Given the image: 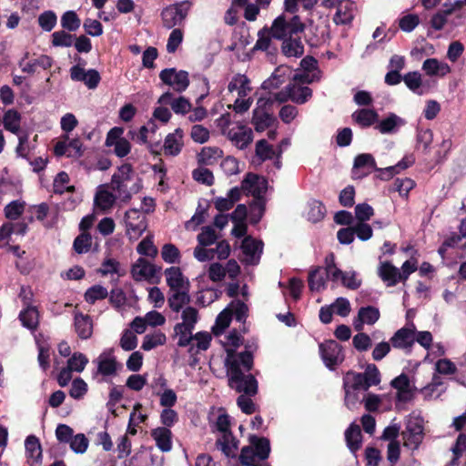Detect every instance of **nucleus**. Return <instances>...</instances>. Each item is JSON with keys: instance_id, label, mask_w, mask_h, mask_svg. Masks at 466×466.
<instances>
[{"instance_id": "cd10ccee", "label": "nucleus", "mask_w": 466, "mask_h": 466, "mask_svg": "<svg viewBox=\"0 0 466 466\" xmlns=\"http://www.w3.org/2000/svg\"><path fill=\"white\" fill-rule=\"evenodd\" d=\"M345 441L349 450L355 454L361 447L362 434L359 425L351 423L345 431Z\"/></svg>"}, {"instance_id": "de8ad7c7", "label": "nucleus", "mask_w": 466, "mask_h": 466, "mask_svg": "<svg viewBox=\"0 0 466 466\" xmlns=\"http://www.w3.org/2000/svg\"><path fill=\"white\" fill-rule=\"evenodd\" d=\"M52 46L56 47H70L74 45L75 35L66 30L56 31L52 34Z\"/></svg>"}, {"instance_id": "f704fd0d", "label": "nucleus", "mask_w": 466, "mask_h": 466, "mask_svg": "<svg viewBox=\"0 0 466 466\" xmlns=\"http://www.w3.org/2000/svg\"><path fill=\"white\" fill-rule=\"evenodd\" d=\"M276 121L273 115L263 112L260 109H255L253 111L252 125L257 132H263L267 128L272 126Z\"/></svg>"}, {"instance_id": "7c9ffc66", "label": "nucleus", "mask_w": 466, "mask_h": 466, "mask_svg": "<svg viewBox=\"0 0 466 466\" xmlns=\"http://www.w3.org/2000/svg\"><path fill=\"white\" fill-rule=\"evenodd\" d=\"M404 438L407 445L417 448L423 439V426L419 421L409 422Z\"/></svg>"}, {"instance_id": "f03ea898", "label": "nucleus", "mask_w": 466, "mask_h": 466, "mask_svg": "<svg viewBox=\"0 0 466 466\" xmlns=\"http://www.w3.org/2000/svg\"><path fill=\"white\" fill-rule=\"evenodd\" d=\"M142 180L134 172L130 164H123L113 174L111 178V188L116 193L120 202L127 203L132 196L142 189Z\"/></svg>"}, {"instance_id": "f3484780", "label": "nucleus", "mask_w": 466, "mask_h": 466, "mask_svg": "<svg viewBox=\"0 0 466 466\" xmlns=\"http://www.w3.org/2000/svg\"><path fill=\"white\" fill-rule=\"evenodd\" d=\"M378 275L388 287L396 286L400 281H403L400 270L390 261L380 262L378 268Z\"/></svg>"}, {"instance_id": "0e129e2a", "label": "nucleus", "mask_w": 466, "mask_h": 466, "mask_svg": "<svg viewBox=\"0 0 466 466\" xmlns=\"http://www.w3.org/2000/svg\"><path fill=\"white\" fill-rule=\"evenodd\" d=\"M183 31L180 28H173L167 43V53L173 54L177 51L183 41Z\"/></svg>"}, {"instance_id": "1a4fd4ad", "label": "nucleus", "mask_w": 466, "mask_h": 466, "mask_svg": "<svg viewBox=\"0 0 466 466\" xmlns=\"http://www.w3.org/2000/svg\"><path fill=\"white\" fill-rule=\"evenodd\" d=\"M159 78L165 85L172 86L178 93H182L189 86L188 73L185 70L165 68L159 73Z\"/></svg>"}, {"instance_id": "72a5a7b5", "label": "nucleus", "mask_w": 466, "mask_h": 466, "mask_svg": "<svg viewBox=\"0 0 466 466\" xmlns=\"http://www.w3.org/2000/svg\"><path fill=\"white\" fill-rule=\"evenodd\" d=\"M287 90L289 92L290 100L299 105L306 103L312 96V90L308 86L289 84Z\"/></svg>"}, {"instance_id": "a878e982", "label": "nucleus", "mask_w": 466, "mask_h": 466, "mask_svg": "<svg viewBox=\"0 0 466 466\" xmlns=\"http://www.w3.org/2000/svg\"><path fill=\"white\" fill-rule=\"evenodd\" d=\"M76 332L82 339H87L93 333V323L90 316L76 313L74 319Z\"/></svg>"}, {"instance_id": "49530a36", "label": "nucleus", "mask_w": 466, "mask_h": 466, "mask_svg": "<svg viewBox=\"0 0 466 466\" xmlns=\"http://www.w3.org/2000/svg\"><path fill=\"white\" fill-rule=\"evenodd\" d=\"M309 210L307 213L308 219L316 223L322 220L326 214V208L324 204L317 199H312L309 202Z\"/></svg>"}, {"instance_id": "8fccbe9b", "label": "nucleus", "mask_w": 466, "mask_h": 466, "mask_svg": "<svg viewBox=\"0 0 466 466\" xmlns=\"http://www.w3.org/2000/svg\"><path fill=\"white\" fill-rule=\"evenodd\" d=\"M256 155L262 161L272 159L274 157H278L277 149L273 148L267 140L260 139L256 143Z\"/></svg>"}, {"instance_id": "774afa93", "label": "nucleus", "mask_w": 466, "mask_h": 466, "mask_svg": "<svg viewBox=\"0 0 466 466\" xmlns=\"http://www.w3.org/2000/svg\"><path fill=\"white\" fill-rule=\"evenodd\" d=\"M433 140V133L431 129H420L417 132V147H422L423 151L428 152Z\"/></svg>"}, {"instance_id": "c756f323", "label": "nucleus", "mask_w": 466, "mask_h": 466, "mask_svg": "<svg viewBox=\"0 0 466 466\" xmlns=\"http://www.w3.org/2000/svg\"><path fill=\"white\" fill-rule=\"evenodd\" d=\"M422 70L430 76H444L451 72L447 63L440 62L436 58H428L422 64Z\"/></svg>"}, {"instance_id": "bf43d9fd", "label": "nucleus", "mask_w": 466, "mask_h": 466, "mask_svg": "<svg viewBox=\"0 0 466 466\" xmlns=\"http://www.w3.org/2000/svg\"><path fill=\"white\" fill-rule=\"evenodd\" d=\"M88 363V359L80 352L74 353L67 360V368L72 371L81 372Z\"/></svg>"}, {"instance_id": "338daca9", "label": "nucleus", "mask_w": 466, "mask_h": 466, "mask_svg": "<svg viewBox=\"0 0 466 466\" xmlns=\"http://www.w3.org/2000/svg\"><path fill=\"white\" fill-rule=\"evenodd\" d=\"M192 177L198 183L212 186L214 184L213 173L205 167H198L193 170Z\"/></svg>"}, {"instance_id": "e433bc0d", "label": "nucleus", "mask_w": 466, "mask_h": 466, "mask_svg": "<svg viewBox=\"0 0 466 466\" xmlns=\"http://www.w3.org/2000/svg\"><path fill=\"white\" fill-rule=\"evenodd\" d=\"M25 452L28 460H32L31 464L39 462L42 459V449L38 438L30 435L25 441Z\"/></svg>"}, {"instance_id": "7ed1b4c3", "label": "nucleus", "mask_w": 466, "mask_h": 466, "mask_svg": "<svg viewBox=\"0 0 466 466\" xmlns=\"http://www.w3.org/2000/svg\"><path fill=\"white\" fill-rule=\"evenodd\" d=\"M250 445L245 446L241 450L239 461L243 465H250L256 460L265 461L270 453V443L267 438L250 435Z\"/></svg>"}, {"instance_id": "603ef678", "label": "nucleus", "mask_w": 466, "mask_h": 466, "mask_svg": "<svg viewBox=\"0 0 466 466\" xmlns=\"http://www.w3.org/2000/svg\"><path fill=\"white\" fill-rule=\"evenodd\" d=\"M61 25L68 32L76 31L81 25V20L75 11H66L61 16Z\"/></svg>"}, {"instance_id": "473e14b6", "label": "nucleus", "mask_w": 466, "mask_h": 466, "mask_svg": "<svg viewBox=\"0 0 466 466\" xmlns=\"http://www.w3.org/2000/svg\"><path fill=\"white\" fill-rule=\"evenodd\" d=\"M281 48L283 54L289 57H300L304 54V46L299 36L284 39Z\"/></svg>"}, {"instance_id": "a19ab883", "label": "nucleus", "mask_w": 466, "mask_h": 466, "mask_svg": "<svg viewBox=\"0 0 466 466\" xmlns=\"http://www.w3.org/2000/svg\"><path fill=\"white\" fill-rule=\"evenodd\" d=\"M415 162V158L412 156L404 157L400 161H399L395 166H390L388 167H385L383 169H379L380 175V177L382 179H390L395 174L400 172V170H403L413 165Z\"/></svg>"}, {"instance_id": "ddd939ff", "label": "nucleus", "mask_w": 466, "mask_h": 466, "mask_svg": "<svg viewBox=\"0 0 466 466\" xmlns=\"http://www.w3.org/2000/svg\"><path fill=\"white\" fill-rule=\"evenodd\" d=\"M380 168L376 167V162L372 155L363 153L358 155L354 159L352 168L353 178H362L370 173V170L379 171Z\"/></svg>"}, {"instance_id": "9b49d317", "label": "nucleus", "mask_w": 466, "mask_h": 466, "mask_svg": "<svg viewBox=\"0 0 466 466\" xmlns=\"http://www.w3.org/2000/svg\"><path fill=\"white\" fill-rule=\"evenodd\" d=\"M161 268L150 263L144 258H139L132 265L131 275L135 281L151 280Z\"/></svg>"}, {"instance_id": "6ab92c4d", "label": "nucleus", "mask_w": 466, "mask_h": 466, "mask_svg": "<svg viewBox=\"0 0 466 466\" xmlns=\"http://www.w3.org/2000/svg\"><path fill=\"white\" fill-rule=\"evenodd\" d=\"M228 137L239 149L246 148L253 140V132L250 127L239 126L228 133Z\"/></svg>"}, {"instance_id": "680f3d73", "label": "nucleus", "mask_w": 466, "mask_h": 466, "mask_svg": "<svg viewBox=\"0 0 466 466\" xmlns=\"http://www.w3.org/2000/svg\"><path fill=\"white\" fill-rule=\"evenodd\" d=\"M92 238L89 233H81L73 243L74 249L76 253L82 254L89 251L91 248Z\"/></svg>"}, {"instance_id": "13d9d810", "label": "nucleus", "mask_w": 466, "mask_h": 466, "mask_svg": "<svg viewBox=\"0 0 466 466\" xmlns=\"http://www.w3.org/2000/svg\"><path fill=\"white\" fill-rule=\"evenodd\" d=\"M309 288L311 291H320L325 289V279L319 273V268L311 270L308 278Z\"/></svg>"}, {"instance_id": "6e6552de", "label": "nucleus", "mask_w": 466, "mask_h": 466, "mask_svg": "<svg viewBox=\"0 0 466 466\" xmlns=\"http://www.w3.org/2000/svg\"><path fill=\"white\" fill-rule=\"evenodd\" d=\"M241 188L255 198V204L262 207V197L267 191L268 181L265 177L253 173H248L241 182Z\"/></svg>"}, {"instance_id": "5fc2aeb1", "label": "nucleus", "mask_w": 466, "mask_h": 466, "mask_svg": "<svg viewBox=\"0 0 466 466\" xmlns=\"http://www.w3.org/2000/svg\"><path fill=\"white\" fill-rule=\"evenodd\" d=\"M70 449L76 454H83L86 451L89 441L84 433H77L68 442Z\"/></svg>"}, {"instance_id": "79ce46f5", "label": "nucleus", "mask_w": 466, "mask_h": 466, "mask_svg": "<svg viewBox=\"0 0 466 466\" xmlns=\"http://www.w3.org/2000/svg\"><path fill=\"white\" fill-rule=\"evenodd\" d=\"M21 115L15 109H8L3 116L4 127L17 135L20 130Z\"/></svg>"}, {"instance_id": "bb28decb", "label": "nucleus", "mask_w": 466, "mask_h": 466, "mask_svg": "<svg viewBox=\"0 0 466 466\" xmlns=\"http://www.w3.org/2000/svg\"><path fill=\"white\" fill-rule=\"evenodd\" d=\"M190 300L189 290H175L168 296L167 304L173 312L178 313L189 304Z\"/></svg>"}, {"instance_id": "c03bdc74", "label": "nucleus", "mask_w": 466, "mask_h": 466, "mask_svg": "<svg viewBox=\"0 0 466 466\" xmlns=\"http://www.w3.org/2000/svg\"><path fill=\"white\" fill-rule=\"evenodd\" d=\"M402 81L405 83L406 86L413 93L419 96L423 95V90L421 89L422 79L420 72H408L403 76Z\"/></svg>"}, {"instance_id": "c9c22d12", "label": "nucleus", "mask_w": 466, "mask_h": 466, "mask_svg": "<svg viewBox=\"0 0 466 466\" xmlns=\"http://www.w3.org/2000/svg\"><path fill=\"white\" fill-rule=\"evenodd\" d=\"M194 328H189L184 324L177 323L174 327V339H177V345L184 348L191 345L193 342Z\"/></svg>"}, {"instance_id": "aec40b11", "label": "nucleus", "mask_w": 466, "mask_h": 466, "mask_svg": "<svg viewBox=\"0 0 466 466\" xmlns=\"http://www.w3.org/2000/svg\"><path fill=\"white\" fill-rule=\"evenodd\" d=\"M356 5L350 0H342L337 6V12L333 17V21L337 25L350 24L355 15Z\"/></svg>"}, {"instance_id": "b1692460", "label": "nucleus", "mask_w": 466, "mask_h": 466, "mask_svg": "<svg viewBox=\"0 0 466 466\" xmlns=\"http://www.w3.org/2000/svg\"><path fill=\"white\" fill-rule=\"evenodd\" d=\"M97 372L103 376H112L116 372L117 362L111 351L101 353L97 360Z\"/></svg>"}, {"instance_id": "37998d69", "label": "nucleus", "mask_w": 466, "mask_h": 466, "mask_svg": "<svg viewBox=\"0 0 466 466\" xmlns=\"http://www.w3.org/2000/svg\"><path fill=\"white\" fill-rule=\"evenodd\" d=\"M137 252L145 257L155 258L158 254V249L154 244L153 234H148L137 246Z\"/></svg>"}, {"instance_id": "864d4df0", "label": "nucleus", "mask_w": 466, "mask_h": 466, "mask_svg": "<svg viewBox=\"0 0 466 466\" xmlns=\"http://www.w3.org/2000/svg\"><path fill=\"white\" fill-rule=\"evenodd\" d=\"M198 242L202 247H208L218 240V237L211 226H206L201 228L198 235Z\"/></svg>"}, {"instance_id": "393cba45", "label": "nucleus", "mask_w": 466, "mask_h": 466, "mask_svg": "<svg viewBox=\"0 0 466 466\" xmlns=\"http://www.w3.org/2000/svg\"><path fill=\"white\" fill-rule=\"evenodd\" d=\"M151 437L156 441L157 447L162 452H168L172 449V432L166 427H157L151 431Z\"/></svg>"}, {"instance_id": "20e7f679", "label": "nucleus", "mask_w": 466, "mask_h": 466, "mask_svg": "<svg viewBox=\"0 0 466 466\" xmlns=\"http://www.w3.org/2000/svg\"><path fill=\"white\" fill-rule=\"evenodd\" d=\"M304 29L305 25L299 15H293L291 18L286 19L282 15L273 21L270 30L272 37L284 40L289 37H294L293 35L303 32Z\"/></svg>"}, {"instance_id": "c85d7f7f", "label": "nucleus", "mask_w": 466, "mask_h": 466, "mask_svg": "<svg viewBox=\"0 0 466 466\" xmlns=\"http://www.w3.org/2000/svg\"><path fill=\"white\" fill-rule=\"evenodd\" d=\"M238 441L233 436L232 432L222 435L216 441V446L228 458H234L238 450Z\"/></svg>"}, {"instance_id": "58836bf2", "label": "nucleus", "mask_w": 466, "mask_h": 466, "mask_svg": "<svg viewBox=\"0 0 466 466\" xmlns=\"http://www.w3.org/2000/svg\"><path fill=\"white\" fill-rule=\"evenodd\" d=\"M343 388L353 390H368L365 383V377L362 373L348 371L343 378Z\"/></svg>"}, {"instance_id": "2eb2a0df", "label": "nucleus", "mask_w": 466, "mask_h": 466, "mask_svg": "<svg viewBox=\"0 0 466 466\" xmlns=\"http://www.w3.org/2000/svg\"><path fill=\"white\" fill-rule=\"evenodd\" d=\"M165 276L167 279V284L171 291L184 289L189 290V281L187 278H185L180 268L170 267L166 268Z\"/></svg>"}, {"instance_id": "e2e57ef3", "label": "nucleus", "mask_w": 466, "mask_h": 466, "mask_svg": "<svg viewBox=\"0 0 466 466\" xmlns=\"http://www.w3.org/2000/svg\"><path fill=\"white\" fill-rule=\"evenodd\" d=\"M161 257L165 262L174 264L179 260L180 252L175 245L167 243L162 247Z\"/></svg>"}, {"instance_id": "4d7b16f0", "label": "nucleus", "mask_w": 466, "mask_h": 466, "mask_svg": "<svg viewBox=\"0 0 466 466\" xmlns=\"http://www.w3.org/2000/svg\"><path fill=\"white\" fill-rule=\"evenodd\" d=\"M166 342V335L162 332H158L153 335H146L144 337L141 348L144 350H151L152 349L163 345Z\"/></svg>"}, {"instance_id": "09e8293b", "label": "nucleus", "mask_w": 466, "mask_h": 466, "mask_svg": "<svg viewBox=\"0 0 466 466\" xmlns=\"http://www.w3.org/2000/svg\"><path fill=\"white\" fill-rule=\"evenodd\" d=\"M85 300L89 304H95L96 301L108 297L107 289L101 285H94L85 292Z\"/></svg>"}, {"instance_id": "6e6d98bb", "label": "nucleus", "mask_w": 466, "mask_h": 466, "mask_svg": "<svg viewBox=\"0 0 466 466\" xmlns=\"http://www.w3.org/2000/svg\"><path fill=\"white\" fill-rule=\"evenodd\" d=\"M362 375L365 377L366 388L368 389L380 383V373L375 364H368Z\"/></svg>"}, {"instance_id": "412c9836", "label": "nucleus", "mask_w": 466, "mask_h": 466, "mask_svg": "<svg viewBox=\"0 0 466 466\" xmlns=\"http://www.w3.org/2000/svg\"><path fill=\"white\" fill-rule=\"evenodd\" d=\"M28 56V53H25L24 57L19 61L18 65L21 67L22 71L27 74H34L36 70V67L39 66L43 69H48L53 65L52 57L42 55L38 58L34 59L29 62H25V59Z\"/></svg>"}, {"instance_id": "ea45409f", "label": "nucleus", "mask_w": 466, "mask_h": 466, "mask_svg": "<svg viewBox=\"0 0 466 466\" xmlns=\"http://www.w3.org/2000/svg\"><path fill=\"white\" fill-rule=\"evenodd\" d=\"M404 120L394 113H390L386 118L382 119L376 128L381 134H390L397 131L398 127L402 126Z\"/></svg>"}, {"instance_id": "39448f33", "label": "nucleus", "mask_w": 466, "mask_h": 466, "mask_svg": "<svg viewBox=\"0 0 466 466\" xmlns=\"http://www.w3.org/2000/svg\"><path fill=\"white\" fill-rule=\"evenodd\" d=\"M191 7V2L181 1L165 7L161 12L163 25L167 29L181 25Z\"/></svg>"}, {"instance_id": "3c124183", "label": "nucleus", "mask_w": 466, "mask_h": 466, "mask_svg": "<svg viewBox=\"0 0 466 466\" xmlns=\"http://www.w3.org/2000/svg\"><path fill=\"white\" fill-rule=\"evenodd\" d=\"M211 339V335L208 332L196 333L193 336V342L189 345V352L193 353L195 347L197 348L196 353L199 350H207L210 345Z\"/></svg>"}, {"instance_id": "052dcab7", "label": "nucleus", "mask_w": 466, "mask_h": 466, "mask_svg": "<svg viewBox=\"0 0 466 466\" xmlns=\"http://www.w3.org/2000/svg\"><path fill=\"white\" fill-rule=\"evenodd\" d=\"M222 151L217 147H204L198 154V162L204 165H211L221 157Z\"/></svg>"}, {"instance_id": "5701e85b", "label": "nucleus", "mask_w": 466, "mask_h": 466, "mask_svg": "<svg viewBox=\"0 0 466 466\" xmlns=\"http://www.w3.org/2000/svg\"><path fill=\"white\" fill-rule=\"evenodd\" d=\"M414 332L408 328L397 330L390 339V343L396 349L410 350L414 344Z\"/></svg>"}, {"instance_id": "dca6fc26", "label": "nucleus", "mask_w": 466, "mask_h": 466, "mask_svg": "<svg viewBox=\"0 0 466 466\" xmlns=\"http://www.w3.org/2000/svg\"><path fill=\"white\" fill-rule=\"evenodd\" d=\"M183 145V131L178 127L165 137L163 144L164 154L169 157H176L180 154Z\"/></svg>"}, {"instance_id": "a18cd8bd", "label": "nucleus", "mask_w": 466, "mask_h": 466, "mask_svg": "<svg viewBox=\"0 0 466 466\" xmlns=\"http://www.w3.org/2000/svg\"><path fill=\"white\" fill-rule=\"evenodd\" d=\"M116 198V194L114 195L112 192L101 188L96 194L95 204L101 209L106 210L113 207Z\"/></svg>"}, {"instance_id": "9d476101", "label": "nucleus", "mask_w": 466, "mask_h": 466, "mask_svg": "<svg viewBox=\"0 0 466 466\" xmlns=\"http://www.w3.org/2000/svg\"><path fill=\"white\" fill-rule=\"evenodd\" d=\"M241 248L244 255L243 262L246 265L258 264L263 250L262 241L246 237L242 241Z\"/></svg>"}, {"instance_id": "4c0bfd02", "label": "nucleus", "mask_w": 466, "mask_h": 466, "mask_svg": "<svg viewBox=\"0 0 466 466\" xmlns=\"http://www.w3.org/2000/svg\"><path fill=\"white\" fill-rule=\"evenodd\" d=\"M19 319L22 325L30 329L35 330L39 324V313L35 307L24 309L19 313Z\"/></svg>"}, {"instance_id": "f257e3e1", "label": "nucleus", "mask_w": 466, "mask_h": 466, "mask_svg": "<svg viewBox=\"0 0 466 466\" xmlns=\"http://www.w3.org/2000/svg\"><path fill=\"white\" fill-rule=\"evenodd\" d=\"M228 386L237 392L247 396H254L258 392V381L249 373L253 367V355L250 351L240 352L236 358H228Z\"/></svg>"}, {"instance_id": "69168bd1", "label": "nucleus", "mask_w": 466, "mask_h": 466, "mask_svg": "<svg viewBox=\"0 0 466 466\" xmlns=\"http://www.w3.org/2000/svg\"><path fill=\"white\" fill-rule=\"evenodd\" d=\"M56 15L53 11H45L38 16V24L46 32H50L56 26Z\"/></svg>"}, {"instance_id": "f8f14e48", "label": "nucleus", "mask_w": 466, "mask_h": 466, "mask_svg": "<svg viewBox=\"0 0 466 466\" xmlns=\"http://www.w3.org/2000/svg\"><path fill=\"white\" fill-rule=\"evenodd\" d=\"M70 77L73 81L83 82L89 89L96 88L101 80L97 70L88 69L86 71L79 65L73 66L70 68Z\"/></svg>"}, {"instance_id": "2f4dec72", "label": "nucleus", "mask_w": 466, "mask_h": 466, "mask_svg": "<svg viewBox=\"0 0 466 466\" xmlns=\"http://www.w3.org/2000/svg\"><path fill=\"white\" fill-rule=\"evenodd\" d=\"M351 117L361 127H369L378 121L379 115L374 109L362 108L356 110Z\"/></svg>"}, {"instance_id": "423d86ee", "label": "nucleus", "mask_w": 466, "mask_h": 466, "mask_svg": "<svg viewBox=\"0 0 466 466\" xmlns=\"http://www.w3.org/2000/svg\"><path fill=\"white\" fill-rule=\"evenodd\" d=\"M126 234L129 240H137L147 228V220L139 209L130 208L125 213Z\"/></svg>"}, {"instance_id": "a211bd4d", "label": "nucleus", "mask_w": 466, "mask_h": 466, "mask_svg": "<svg viewBox=\"0 0 466 466\" xmlns=\"http://www.w3.org/2000/svg\"><path fill=\"white\" fill-rule=\"evenodd\" d=\"M157 102L161 105H169L176 114L185 115L191 109V104L186 97L174 98L171 92L164 93Z\"/></svg>"}, {"instance_id": "4468645a", "label": "nucleus", "mask_w": 466, "mask_h": 466, "mask_svg": "<svg viewBox=\"0 0 466 466\" xmlns=\"http://www.w3.org/2000/svg\"><path fill=\"white\" fill-rule=\"evenodd\" d=\"M380 310L373 306L361 307L357 317L353 319V327L357 331H362L364 324L373 325L380 319Z\"/></svg>"}, {"instance_id": "4be33fe9", "label": "nucleus", "mask_w": 466, "mask_h": 466, "mask_svg": "<svg viewBox=\"0 0 466 466\" xmlns=\"http://www.w3.org/2000/svg\"><path fill=\"white\" fill-rule=\"evenodd\" d=\"M390 385L398 390L397 399L400 401L406 402L411 400L413 393L410 389V379L406 374L401 373L396 377L392 380Z\"/></svg>"}, {"instance_id": "0eeeda50", "label": "nucleus", "mask_w": 466, "mask_h": 466, "mask_svg": "<svg viewBox=\"0 0 466 466\" xmlns=\"http://www.w3.org/2000/svg\"><path fill=\"white\" fill-rule=\"evenodd\" d=\"M319 348L325 366L330 370H334L337 366L344 361L343 348L336 340H327L320 343Z\"/></svg>"}]
</instances>
